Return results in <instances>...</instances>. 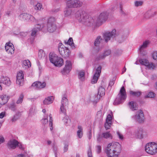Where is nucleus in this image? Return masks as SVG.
<instances>
[{
    "label": "nucleus",
    "instance_id": "f257e3e1",
    "mask_svg": "<svg viewBox=\"0 0 157 157\" xmlns=\"http://www.w3.org/2000/svg\"><path fill=\"white\" fill-rule=\"evenodd\" d=\"M121 149V145L118 143H113L108 144L106 152L108 157H118Z\"/></svg>",
    "mask_w": 157,
    "mask_h": 157
},
{
    "label": "nucleus",
    "instance_id": "f03ea898",
    "mask_svg": "<svg viewBox=\"0 0 157 157\" xmlns=\"http://www.w3.org/2000/svg\"><path fill=\"white\" fill-rule=\"evenodd\" d=\"M50 61L55 66L60 67L63 64V59L54 53H50Z\"/></svg>",
    "mask_w": 157,
    "mask_h": 157
},
{
    "label": "nucleus",
    "instance_id": "7ed1b4c3",
    "mask_svg": "<svg viewBox=\"0 0 157 157\" xmlns=\"http://www.w3.org/2000/svg\"><path fill=\"white\" fill-rule=\"evenodd\" d=\"M126 98V93L124 86L121 88L119 93L118 94L117 97L115 100L113 104L117 105L122 103Z\"/></svg>",
    "mask_w": 157,
    "mask_h": 157
},
{
    "label": "nucleus",
    "instance_id": "20e7f679",
    "mask_svg": "<svg viewBox=\"0 0 157 157\" xmlns=\"http://www.w3.org/2000/svg\"><path fill=\"white\" fill-rule=\"evenodd\" d=\"M40 30H42L44 32H48V22L47 24H42L41 25L39 24L36 25L35 27L32 30L31 36H36L37 33Z\"/></svg>",
    "mask_w": 157,
    "mask_h": 157
},
{
    "label": "nucleus",
    "instance_id": "39448f33",
    "mask_svg": "<svg viewBox=\"0 0 157 157\" xmlns=\"http://www.w3.org/2000/svg\"><path fill=\"white\" fill-rule=\"evenodd\" d=\"M145 147L146 152L149 154L154 155L157 153V144L155 143H147Z\"/></svg>",
    "mask_w": 157,
    "mask_h": 157
},
{
    "label": "nucleus",
    "instance_id": "423d86ee",
    "mask_svg": "<svg viewBox=\"0 0 157 157\" xmlns=\"http://www.w3.org/2000/svg\"><path fill=\"white\" fill-rule=\"evenodd\" d=\"M132 120L139 123H142L144 121V117L143 112L141 110L137 111L134 115L132 117Z\"/></svg>",
    "mask_w": 157,
    "mask_h": 157
},
{
    "label": "nucleus",
    "instance_id": "0eeeda50",
    "mask_svg": "<svg viewBox=\"0 0 157 157\" xmlns=\"http://www.w3.org/2000/svg\"><path fill=\"white\" fill-rule=\"evenodd\" d=\"M67 1V6L69 8H78L83 5L82 2L79 0H65Z\"/></svg>",
    "mask_w": 157,
    "mask_h": 157
},
{
    "label": "nucleus",
    "instance_id": "6e6552de",
    "mask_svg": "<svg viewBox=\"0 0 157 157\" xmlns=\"http://www.w3.org/2000/svg\"><path fill=\"white\" fill-rule=\"evenodd\" d=\"M75 17L81 22H85L87 18V16L85 12L81 10L76 12L75 15Z\"/></svg>",
    "mask_w": 157,
    "mask_h": 157
},
{
    "label": "nucleus",
    "instance_id": "1a4fd4ad",
    "mask_svg": "<svg viewBox=\"0 0 157 157\" xmlns=\"http://www.w3.org/2000/svg\"><path fill=\"white\" fill-rule=\"evenodd\" d=\"M19 19L22 21H30L34 22L35 21L33 16L29 14L24 13L21 14L19 16Z\"/></svg>",
    "mask_w": 157,
    "mask_h": 157
},
{
    "label": "nucleus",
    "instance_id": "9d476101",
    "mask_svg": "<svg viewBox=\"0 0 157 157\" xmlns=\"http://www.w3.org/2000/svg\"><path fill=\"white\" fill-rule=\"evenodd\" d=\"M116 30L113 29L111 32H106L104 35V38L106 42H108L111 39H113L116 35Z\"/></svg>",
    "mask_w": 157,
    "mask_h": 157
},
{
    "label": "nucleus",
    "instance_id": "9b49d317",
    "mask_svg": "<svg viewBox=\"0 0 157 157\" xmlns=\"http://www.w3.org/2000/svg\"><path fill=\"white\" fill-rule=\"evenodd\" d=\"M24 81V74L22 71H20L17 73L16 76V82L19 86L23 85Z\"/></svg>",
    "mask_w": 157,
    "mask_h": 157
},
{
    "label": "nucleus",
    "instance_id": "f8f14e48",
    "mask_svg": "<svg viewBox=\"0 0 157 157\" xmlns=\"http://www.w3.org/2000/svg\"><path fill=\"white\" fill-rule=\"evenodd\" d=\"M108 14L106 13L103 12L101 13L98 17L97 20V24L98 25H101L107 19Z\"/></svg>",
    "mask_w": 157,
    "mask_h": 157
},
{
    "label": "nucleus",
    "instance_id": "ddd939ff",
    "mask_svg": "<svg viewBox=\"0 0 157 157\" xmlns=\"http://www.w3.org/2000/svg\"><path fill=\"white\" fill-rule=\"evenodd\" d=\"M135 133L137 137L140 139L145 137L147 136V132L142 128H138Z\"/></svg>",
    "mask_w": 157,
    "mask_h": 157
},
{
    "label": "nucleus",
    "instance_id": "4468645a",
    "mask_svg": "<svg viewBox=\"0 0 157 157\" xmlns=\"http://www.w3.org/2000/svg\"><path fill=\"white\" fill-rule=\"evenodd\" d=\"M101 71V67L99 66L97 68L95 72L93 78L91 80V82L93 84L96 83L100 76Z\"/></svg>",
    "mask_w": 157,
    "mask_h": 157
},
{
    "label": "nucleus",
    "instance_id": "2eb2a0df",
    "mask_svg": "<svg viewBox=\"0 0 157 157\" xmlns=\"http://www.w3.org/2000/svg\"><path fill=\"white\" fill-rule=\"evenodd\" d=\"M72 68V64L70 61L67 60L66 61L65 67L61 72L63 75H65L67 74L71 70Z\"/></svg>",
    "mask_w": 157,
    "mask_h": 157
},
{
    "label": "nucleus",
    "instance_id": "dca6fc26",
    "mask_svg": "<svg viewBox=\"0 0 157 157\" xmlns=\"http://www.w3.org/2000/svg\"><path fill=\"white\" fill-rule=\"evenodd\" d=\"M56 20L53 17H50V33L55 32L57 29Z\"/></svg>",
    "mask_w": 157,
    "mask_h": 157
},
{
    "label": "nucleus",
    "instance_id": "f3484780",
    "mask_svg": "<svg viewBox=\"0 0 157 157\" xmlns=\"http://www.w3.org/2000/svg\"><path fill=\"white\" fill-rule=\"evenodd\" d=\"M111 52V51L110 49H106L104 51L103 53L100 54L98 56L96 59L97 60L104 59L106 57L109 55Z\"/></svg>",
    "mask_w": 157,
    "mask_h": 157
},
{
    "label": "nucleus",
    "instance_id": "a211bd4d",
    "mask_svg": "<svg viewBox=\"0 0 157 157\" xmlns=\"http://www.w3.org/2000/svg\"><path fill=\"white\" fill-rule=\"evenodd\" d=\"M6 52L8 53L12 54L14 53V48L13 44L10 42L6 43L5 46Z\"/></svg>",
    "mask_w": 157,
    "mask_h": 157
},
{
    "label": "nucleus",
    "instance_id": "6ab92c4d",
    "mask_svg": "<svg viewBox=\"0 0 157 157\" xmlns=\"http://www.w3.org/2000/svg\"><path fill=\"white\" fill-rule=\"evenodd\" d=\"M18 142L15 140H11L8 141L7 146L9 149H15L18 145Z\"/></svg>",
    "mask_w": 157,
    "mask_h": 157
},
{
    "label": "nucleus",
    "instance_id": "aec40b11",
    "mask_svg": "<svg viewBox=\"0 0 157 157\" xmlns=\"http://www.w3.org/2000/svg\"><path fill=\"white\" fill-rule=\"evenodd\" d=\"M46 85V83L45 82H41L38 81L34 82L32 84V86L35 87L38 89H42L44 88Z\"/></svg>",
    "mask_w": 157,
    "mask_h": 157
},
{
    "label": "nucleus",
    "instance_id": "412c9836",
    "mask_svg": "<svg viewBox=\"0 0 157 157\" xmlns=\"http://www.w3.org/2000/svg\"><path fill=\"white\" fill-rule=\"evenodd\" d=\"M0 82L7 85L10 86L11 84V82L9 78L7 77L3 76L0 79Z\"/></svg>",
    "mask_w": 157,
    "mask_h": 157
},
{
    "label": "nucleus",
    "instance_id": "4be33fe9",
    "mask_svg": "<svg viewBox=\"0 0 157 157\" xmlns=\"http://www.w3.org/2000/svg\"><path fill=\"white\" fill-rule=\"evenodd\" d=\"M149 43V42L147 41L144 42L143 44L141 46L139 49L140 53L143 56H144L146 54V52L143 51V49L147 47Z\"/></svg>",
    "mask_w": 157,
    "mask_h": 157
},
{
    "label": "nucleus",
    "instance_id": "5701e85b",
    "mask_svg": "<svg viewBox=\"0 0 157 157\" xmlns=\"http://www.w3.org/2000/svg\"><path fill=\"white\" fill-rule=\"evenodd\" d=\"M105 94V90L102 86L99 87L98 90V94L97 96V99H99L101 97L104 96Z\"/></svg>",
    "mask_w": 157,
    "mask_h": 157
},
{
    "label": "nucleus",
    "instance_id": "b1692460",
    "mask_svg": "<svg viewBox=\"0 0 157 157\" xmlns=\"http://www.w3.org/2000/svg\"><path fill=\"white\" fill-rule=\"evenodd\" d=\"M9 98L6 95H2L0 97V109L2 106L6 103Z\"/></svg>",
    "mask_w": 157,
    "mask_h": 157
},
{
    "label": "nucleus",
    "instance_id": "393cba45",
    "mask_svg": "<svg viewBox=\"0 0 157 157\" xmlns=\"http://www.w3.org/2000/svg\"><path fill=\"white\" fill-rule=\"evenodd\" d=\"M128 105L129 108L132 111L137 110L138 109V106L135 102L133 101L130 102Z\"/></svg>",
    "mask_w": 157,
    "mask_h": 157
},
{
    "label": "nucleus",
    "instance_id": "a878e982",
    "mask_svg": "<svg viewBox=\"0 0 157 157\" xmlns=\"http://www.w3.org/2000/svg\"><path fill=\"white\" fill-rule=\"evenodd\" d=\"M52 121V118L50 116V129L51 130V132L52 135L54 136L56 132V130L53 126Z\"/></svg>",
    "mask_w": 157,
    "mask_h": 157
},
{
    "label": "nucleus",
    "instance_id": "bb28decb",
    "mask_svg": "<svg viewBox=\"0 0 157 157\" xmlns=\"http://www.w3.org/2000/svg\"><path fill=\"white\" fill-rule=\"evenodd\" d=\"M66 47H65L62 43H60L59 44V53L61 55H63L64 54L63 52L64 49H65Z\"/></svg>",
    "mask_w": 157,
    "mask_h": 157
},
{
    "label": "nucleus",
    "instance_id": "cd10ccee",
    "mask_svg": "<svg viewBox=\"0 0 157 157\" xmlns=\"http://www.w3.org/2000/svg\"><path fill=\"white\" fill-rule=\"evenodd\" d=\"M22 67L25 68H28L31 66V63L29 60H25L22 62Z\"/></svg>",
    "mask_w": 157,
    "mask_h": 157
},
{
    "label": "nucleus",
    "instance_id": "c85d7f7f",
    "mask_svg": "<svg viewBox=\"0 0 157 157\" xmlns=\"http://www.w3.org/2000/svg\"><path fill=\"white\" fill-rule=\"evenodd\" d=\"M78 129L77 131L78 137L79 138H81L82 137L83 134L82 128L81 126L79 125L78 126Z\"/></svg>",
    "mask_w": 157,
    "mask_h": 157
},
{
    "label": "nucleus",
    "instance_id": "c756f323",
    "mask_svg": "<svg viewBox=\"0 0 157 157\" xmlns=\"http://www.w3.org/2000/svg\"><path fill=\"white\" fill-rule=\"evenodd\" d=\"M65 17L71 16L73 13L72 10L70 8L67 9L64 12Z\"/></svg>",
    "mask_w": 157,
    "mask_h": 157
},
{
    "label": "nucleus",
    "instance_id": "7c9ffc66",
    "mask_svg": "<svg viewBox=\"0 0 157 157\" xmlns=\"http://www.w3.org/2000/svg\"><path fill=\"white\" fill-rule=\"evenodd\" d=\"M85 73L83 71H79L78 72V78L81 81H83L85 79Z\"/></svg>",
    "mask_w": 157,
    "mask_h": 157
},
{
    "label": "nucleus",
    "instance_id": "2f4dec72",
    "mask_svg": "<svg viewBox=\"0 0 157 157\" xmlns=\"http://www.w3.org/2000/svg\"><path fill=\"white\" fill-rule=\"evenodd\" d=\"M65 124L67 126L70 125L71 124V119L67 116H66L63 119Z\"/></svg>",
    "mask_w": 157,
    "mask_h": 157
},
{
    "label": "nucleus",
    "instance_id": "473e14b6",
    "mask_svg": "<svg viewBox=\"0 0 157 157\" xmlns=\"http://www.w3.org/2000/svg\"><path fill=\"white\" fill-rule=\"evenodd\" d=\"M67 106V105H63V104H61L60 108V113H63L65 115L66 114V109Z\"/></svg>",
    "mask_w": 157,
    "mask_h": 157
},
{
    "label": "nucleus",
    "instance_id": "72a5a7b5",
    "mask_svg": "<svg viewBox=\"0 0 157 157\" xmlns=\"http://www.w3.org/2000/svg\"><path fill=\"white\" fill-rule=\"evenodd\" d=\"M130 94L134 96L139 97L141 95V92L139 91H134L131 90L130 91Z\"/></svg>",
    "mask_w": 157,
    "mask_h": 157
},
{
    "label": "nucleus",
    "instance_id": "f704fd0d",
    "mask_svg": "<svg viewBox=\"0 0 157 157\" xmlns=\"http://www.w3.org/2000/svg\"><path fill=\"white\" fill-rule=\"evenodd\" d=\"M103 114L101 111H98L96 115V117L98 121H101L102 119Z\"/></svg>",
    "mask_w": 157,
    "mask_h": 157
},
{
    "label": "nucleus",
    "instance_id": "c9c22d12",
    "mask_svg": "<svg viewBox=\"0 0 157 157\" xmlns=\"http://www.w3.org/2000/svg\"><path fill=\"white\" fill-rule=\"evenodd\" d=\"M34 9L36 10H41L43 9L42 5L39 3H37L33 7Z\"/></svg>",
    "mask_w": 157,
    "mask_h": 157
},
{
    "label": "nucleus",
    "instance_id": "e433bc0d",
    "mask_svg": "<svg viewBox=\"0 0 157 157\" xmlns=\"http://www.w3.org/2000/svg\"><path fill=\"white\" fill-rule=\"evenodd\" d=\"M35 107L32 106L29 109V116L30 117H32L35 114Z\"/></svg>",
    "mask_w": 157,
    "mask_h": 157
},
{
    "label": "nucleus",
    "instance_id": "4c0bfd02",
    "mask_svg": "<svg viewBox=\"0 0 157 157\" xmlns=\"http://www.w3.org/2000/svg\"><path fill=\"white\" fill-rule=\"evenodd\" d=\"M45 57V53L42 50L39 51L38 54V57L39 59H41L43 57Z\"/></svg>",
    "mask_w": 157,
    "mask_h": 157
},
{
    "label": "nucleus",
    "instance_id": "58836bf2",
    "mask_svg": "<svg viewBox=\"0 0 157 157\" xmlns=\"http://www.w3.org/2000/svg\"><path fill=\"white\" fill-rule=\"evenodd\" d=\"M101 40V39L100 36H98L97 37L94 42V45L96 46H98L99 45L100 41Z\"/></svg>",
    "mask_w": 157,
    "mask_h": 157
},
{
    "label": "nucleus",
    "instance_id": "ea45409f",
    "mask_svg": "<svg viewBox=\"0 0 157 157\" xmlns=\"http://www.w3.org/2000/svg\"><path fill=\"white\" fill-rule=\"evenodd\" d=\"M103 136V138L105 139H107L108 138H112V136L109 132H106L101 133Z\"/></svg>",
    "mask_w": 157,
    "mask_h": 157
},
{
    "label": "nucleus",
    "instance_id": "a19ab883",
    "mask_svg": "<svg viewBox=\"0 0 157 157\" xmlns=\"http://www.w3.org/2000/svg\"><path fill=\"white\" fill-rule=\"evenodd\" d=\"M24 97V96L22 94H21L18 99L16 101V103L17 104H20L23 101Z\"/></svg>",
    "mask_w": 157,
    "mask_h": 157
},
{
    "label": "nucleus",
    "instance_id": "79ce46f5",
    "mask_svg": "<svg viewBox=\"0 0 157 157\" xmlns=\"http://www.w3.org/2000/svg\"><path fill=\"white\" fill-rule=\"evenodd\" d=\"M140 63L142 65H144L145 66L148 65L149 64L148 61L146 59H140L139 60Z\"/></svg>",
    "mask_w": 157,
    "mask_h": 157
},
{
    "label": "nucleus",
    "instance_id": "37998d69",
    "mask_svg": "<svg viewBox=\"0 0 157 157\" xmlns=\"http://www.w3.org/2000/svg\"><path fill=\"white\" fill-rule=\"evenodd\" d=\"M61 103V104H63V105H67L68 101L67 98L65 97H63L62 98Z\"/></svg>",
    "mask_w": 157,
    "mask_h": 157
},
{
    "label": "nucleus",
    "instance_id": "c03bdc74",
    "mask_svg": "<svg viewBox=\"0 0 157 157\" xmlns=\"http://www.w3.org/2000/svg\"><path fill=\"white\" fill-rule=\"evenodd\" d=\"M41 122L44 125L48 124V116H44V118L41 120Z\"/></svg>",
    "mask_w": 157,
    "mask_h": 157
},
{
    "label": "nucleus",
    "instance_id": "a18cd8bd",
    "mask_svg": "<svg viewBox=\"0 0 157 157\" xmlns=\"http://www.w3.org/2000/svg\"><path fill=\"white\" fill-rule=\"evenodd\" d=\"M103 136L101 133H99L98 134L97 138V140L98 142H100L102 141L103 140Z\"/></svg>",
    "mask_w": 157,
    "mask_h": 157
},
{
    "label": "nucleus",
    "instance_id": "49530a36",
    "mask_svg": "<svg viewBox=\"0 0 157 157\" xmlns=\"http://www.w3.org/2000/svg\"><path fill=\"white\" fill-rule=\"evenodd\" d=\"M68 44L69 45H71L73 48H75V46L74 45V44L73 43V39L72 38H70L69 39L68 42Z\"/></svg>",
    "mask_w": 157,
    "mask_h": 157
},
{
    "label": "nucleus",
    "instance_id": "de8ad7c7",
    "mask_svg": "<svg viewBox=\"0 0 157 157\" xmlns=\"http://www.w3.org/2000/svg\"><path fill=\"white\" fill-rule=\"evenodd\" d=\"M155 94L152 92H149L145 96V98H153L155 97Z\"/></svg>",
    "mask_w": 157,
    "mask_h": 157
},
{
    "label": "nucleus",
    "instance_id": "09e8293b",
    "mask_svg": "<svg viewBox=\"0 0 157 157\" xmlns=\"http://www.w3.org/2000/svg\"><path fill=\"white\" fill-rule=\"evenodd\" d=\"M63 52H64V54L62 56L65 57H68L70 53V51L66 47V49H64V50Z\"/></svg>",
    "mask_w": 157,
    "mask_h": 157
},
{
    "label": "nucleus",
    "instance_id": "8fccbe9b",
    "mask_svg": "<svg viewBox=\"0 0 157 157\" xmlns=\"http://www.w3.org/2000/svg\"><path fill=\"white\" fill-rule=\"evenodd\" d=\"M10 109L13 111H15L16 110V106L15 104L11 103L9 106Z\"/></svg>",
    "mask_w": 157,
    "mask_h": 157
},
{
    "label": "nucleus",
    "instance_id": "3c124183",
    "mask_svg": "<svg viewBox=\"0 0 157 157\" xmlns=\"http://www.w3.org/2000/svg\"><path fill=\"white\" fill-rule=\"evenodd\" d=\"M146 66L148 68L150 69H154L155 67V64H154L152 63H150L149 62L148 65H147Z\"/></svg>",
    "mask_w": 157,
    "mask_h": 157
},
{
    "label": "nucleus",
    "instance_id": "603ef678",
    "mask_svg": "<svg viewBox=\"0 0 157 157\" xmlns=\"http://www.w3.org/2000/svg\"><path fill=\"white\" fill-rule=\"evenodd\" d=\"M111 123L106 122L105 124V127L106 129H109L111 125Z\"/></svg>",
    "mask_w": 157,
    "mask_h": 157
},
{
    "label": "nucleus",
    "instance_id": "864d4df0",
    "mask_svg": "<svg viewBox=\"0 0 157 157\" xmlns=\"http://www.w3.org/2000/svg\"><path fill=\"white\" fill-rule=\"evenodd\" d=\"M87 155L88 157H93L91 149L90 146L89 147V148L88 150L87 151Z\"/></svg>",
    "mask_w": 157,
    "mask_h": 157
},
{
    "label": "nucleus",
    "instance_id": "5fc2aeb1",
    "mask_svg": "<svg viewBox=\"0 0 157 157\" xmlns=\"http://www.w3.org/2000/svg\"><path fill=\"white\" fill-rule=\"evenodd\" d=\"M106 121L112 123V117L110 114L107 115Z\"/></svg>",
    "mask_w": 157,
    "mask_h": 157
},
{
    "label": "nucleus",
    "instance_id": "6e6d98bb",
    "mask_svg": "<svg viewBox=\"0 0 157 157\" xmlns=\"http://www.w3.org/2000/svg\"><path fill=\"white\" fill-rule=\"evenodd\" d=\"M117 133L119 139L122 140L123 139V136L122 134L119 131H117Z\"/></svg>",
    "mask_w": 157,
    "mask_h": 157
},
{
    "label": "nucleus",
    "instance_id": "4d7b16f0",
    "mask_svg": "<svg viewBox=\"0 0 157 157\" xmlns=\"http://www.w3.org/2000/svg\"><path fill=\"white\" fill-rule=\"evenodd\" d=\"M49 103V97H48L44 100L43 104L44 105H48Z\"/></svg>",
    "mask_w": 157,
    "mask_h": 157
},
{
    "label": "nucleus",
    "instance_id": "13d9d810",
    "mask_svg": "<svg viewBox=\"0 0 157 157\" xmlns=\"http://www.w3.org/2000/svg\"><path fill=\"white\" fill-rule=\"evenodd\" d=\"M96 151L97 153L99 154L101 151V146L98 145L96 146Z\"/></svg>",
    "mask_w": 157,
    "mask_h": 157
},
{
    "label": "nucleus",
    "instance_id": "bf43d9fd",
    "mask_svg": "<svg viewBox=\"0 0 157 157\" xmlns=\"http://www.w3.org/2000/svg\"><path fill=\"white\" fill-rule=\"evenodd\" d=\"M142 4L143 2L141 1H136L135 2V6H140Z\"/></svg>",
    "mask_w": 157,
    "mask_h": 157
},
{
    "label": "nucleus",
    "instance_id": "052dcab7",
    "mask_svg": "<svg viewBox=\"0 0 157 157\" xmlns=\"http://www.w3.org/2000/svg\"><path fill=\"white\" fill-rule=\"evenodd\" d=\"M68 145L67 144H65L63 147V151L64 152L67 151L68 150Z\"/></svg>",
    "mask_w": 157,
    "mask_h": 157
},
{
    "label": "nucleus",
    "instance_id": "680f3d73",
    "mask_svg": "<svg viewBox=\"0 0 157 157\" xmlns=\"http://www.w3.org/2000/svg\"><path fill=\"white\" fill-rule=\"evenodd\" d=\"M153 58L155 60H157V51L154 52L153 54Z\"/></svg>",
    "mask_w": 157,
    "mask_h": 157
},
{
    "label": "nucleus",
    "instance_id": "e2e57ef3",
    "mask_svg": "<svg viewBox=\"0 0 157 157\" xmlns=\"http://www.w3.org/2000/svg\"><path fill=\"white\" fill-rule=\"evenodd\" d=\"M6 115L5 112H2L0 113V118L2 119Z\"/></svg>",
    "mask_w": 157,
    "mask_h": 157
},
{
    "label": "nucleus",
    "instance_id": "0e129e2a",
    "mask_svg": "<svg viewBox=\"0 0 157 157\" xmlns=\"http://www.w3.org/2000/svg\"><path fill=\"white\" fill-rule=\"evenodd\" d=\"M92 137V132L91 130H90V131L88 133V137L89 139H90Z\"/></svg>",
    "mask_w": 157,
    "mask_h": 157
},
{
    "label": "nucleus",
    "instance_id": "69168bd1",
    "mask_svg": "<svg viewBox=\"0 0 157 157\" xmlns=\"http://www.w3.org/2000/svg\"><path fill=\"white\" fill-rule=\"evenodd\" d=\"M30 4L34 6L36 4L35 0H31L30 1Z\"/></svg>",
    "mask_w": 157,
    "mask_h": 157
},
{
    "label": "nucleus",
    "instance_id": "338daca9",
    "mask_svg": "<svg viewBox=\"0 0 157 157\" xmlns=\"http://www.w3.org/2000/svg\"><path fill=\"white\" fill-rule=\"evenodd\" d=\"M54 100V97L53 96H50V104L53 103Z\"/></svg>",
    "mask_w": 157,
    "mask_h": 157
},
{
    "label": "nucleus",
    "instance_id": "774afa93",
    "mask_svg": "<svg viewBox=\"0 0 157 157\" xmlns=\"http://www.w3.org/2000/svg\"><path fill=\"white\" fill-rule=\"evenodd\" d=\"M5 141V140L4 137L1 136H0V144L2 143Z\"/></svg>",
    "mask_w": 157,
    "mask_h": 157
}]
</instances>
